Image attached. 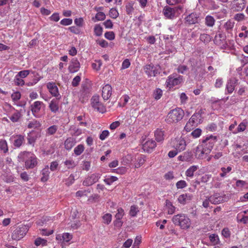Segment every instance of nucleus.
<instances>
[{"instance_id":"nucleus-55","label":"nucleus","mask_w":248,"mask_h":248,"mask_svg":"<svg viewBox=\"0 0 248 248\" xmlns=\"http://www.w3.org/2000/svg\"><path fill=\"white\" fill-rule=\"evenodd\" d=\"M64 164L69 169H72L76 166V163L73 160H66L64 162Z\"/></svg>"},{"instance_id":"nucleus-36","label":"nucleus","mask_w":248,"mask_h":248,"mask_svg":"<svg viewBox=\"0 0 248 248\" xmlns=\"http://www.w3.org/2000/svg\"><path fill=\"white\" fill-rule=\"evenodd\" d=\"M145 161V156L144 155H140L138 157L136 162L135 164L136 168H139L141 165L144 164Z\"/></svg>"},{"instance_id":"nucleus-9","label":"nucleus","mask_w":248,"mask_h":248,"mask_svg":"<svg viewBox=\"0 0 248 248\" xmlns=\"http://www.w3.org/2000/svg\"><path fill=\"white\" fill-rule=\"evenodd\" d=\"M171 146L179 152L185 150L186 143L183 138H176L171 140Z\"/></svg>"},{"instance_id":"nucleus-64","label":"nucleus","mask_w":248,"mask_h":248,"mask_svg":"<svg viewBox=\"0 0 248 248\" xmlns=\"http://www.w3.org/2000/svg\"><path fill=\"white\" fill-rule=\"evenodd\" d=\"M104 36L106 39L109 40L111 41L115 39V34L113 31H107Z\"/></svg>"},{"instance_id":"nucleus-14","label":"nucleus","mask_w":248,"mask_h":248,"mask_svg":"<svg viewBox=\"0 0 248 248\" xmlns=\"http://www.w3.org/2000/svg\"><path fill=\"white\" fill-rule=\"evenodd\" d=\"M177 11L176 7H170L166 6L163 9L162 13L165 17L167 19H172L176 17V14Z\"/></svg>"},{"instance_id":"nucleus-45","label":"nucleus","mask_w":248,"mask_h":248,"mask_svg":"<svg viewBox=\"0 0 248 248\" xmlns=\"http://www.w3.org/2000/svg\"><path fill=\"white\" fill-rule=\"evenodd\" d=\"M234 22L231 20H228L224 25V28L227 31H232L234 27Z\"/></svg>"},{"instance_id":"nucleus-59","label":"nucleus","mask_w":248,"mask_h":248,"mask_svg":"<svg viewBox=\"0 0 248 248\" xmlns=\"http://www.w3.org/2000/svg\"><path fill=\"white\" fill-rule=\"evenodd\" d=\"M187 186L186 182L184 180H180L178 181L176 184V186L177 189H182Z\"/></svg>"},{"instance_id":"nucleus-60","label":"nucleus","mask_w":248,"mask_h":248,"mask_svg":"<svg viewBox=\"0 0 248 248\" xmlns=\"http://www.w3.org/2000/svg\"><path fill=\"white\" fill-rule=\"evenodd\" d=\"M244 215L239 221L246 224L248 221V210L243 211Z\"/></svg>"},{"instance_id":"nucleus-31","label":"nucleus","mask_w":248,"mask_h":248,"mask_svg":"<svg viewBox=\"0 0 248 248\" xmlns=\"http://www.w3.org/2000/svg\"><path fill=\"white\" fill-rule=\"evenodd\" d=\"M41 174L42 175V176L41 178V181L43 182H45L47 181V180L49 178V169L48 167L46 166L45 168H44L42 171Z\"/></svg>"},{"instance_id":"nucleus-19","label":"nucleus","mask_w":248,"mask_h":248,"mask_svg":"<svg viewBox=\"0 0 248 248\" xmlns=\"http://www.w3.org/2000/svg\"><path fill=\"white\" fill-rule=\"evenodd\" d=\"M185 20L187 24H195L199 22V16L196 13H192L185 17Z\"/></svg>"},{"instance_id":"nucleus-58","label":"nucleus","mask_w":248,"mask_h":248,"mask_svg":"<svg viewBox=\"0 0 248 248\" xmlns=\"http://www.w3.org/2000/svg\"><path fill=\"white\" fill-rule=\"evenodd\" d=\"M1 178L6 183H10L14 181V177L11 175L3 174L1 176Z\"/></svg>"},{"instance_id":"nucleus-23","label":"nucleus","mask_w":248,"mask_h":248,"mask_svg":"<svg viewBox=\"0 0 248 248\" xmlns=\"http://www.w3.org/2000/svg\"><path fill=\"white\" fill-rule=\"evenodd\" d=\"M193 159V155L190 152H186L178 156V159L183 162H191Z\"/></svg>"},{"instance_id":"nucleus-18","label":"nucleus","mask_w":248,"mask_h":248,"mask_svg":"<svg viewBox=\"0 0 248 248\" xmlns=\"http://www.w3.org/2000/svg\"><path fill=\"white\" fill-rule=\"evenodd\" d=\"M46 87L49 93L53 96L57 97L60 96L58 88L55 83L49 82L47 83Z\"/></svg>"},{"instance_id":"nucleus-21","label":"nucleus","mask_w":248,"mask_h":248,"mask_svg":"<svg viewBox=\"0 0 248 248\" xmlns=\"http://www.w3.org/2000/svg\"><path fill=\"white\" fill-rule=\"evenodd\" d=\"M102 96L104 100H107L111 96L112 88L109 84L105 85L102 88Z\"/></svg>"},{"instance_id":"nucleus-32","label":"nucleus","mask_w":248,"mask_h":248,"mask_svg":"<svg viewBox=\"0 0 248 248\" xmlns=\"http://www.w3.org/2000/svg\"><path fill=\"white\" fill-rule=\"evenodd\" d=\"M69 131L71 135L74 136H78L82 133V130L74 125L70 126Z\"/></svg>"},{"instance_id":"nucleus-24","label":"nucleus","mask_w":248,"mask_h":248,"mask_svg":"<svg viewBox=\"0 0 248 248\" xmlns=\"http://www.w3.org/2000/svg\"><path fill=\"white\" fill-rule=\"evenodd\" d=\"M156 142L153 140H147L143 145V148L145 151L150 152L156 147Z\"/></svg>"},{"instance_id":"nucleus-44","label":"nucleus","mask_w":248,"mask_h":248,"mask_svg":"<svg viewBox=\"0 0 248 248\" xmlns=\"http://www.w3.org/2000/svg\"><path fill=\"white\" fill-rule=\"evenodd\" d=\"M58 130V126L56 125H53L49 127L46 130V134L47 135L50 136L54 135Z\"/></svg>"},{"instance_id":"nucleus-17","label":"nucleus","mask_w":248,"mask_h":248,"mask_svg":"<svg viewBox=\"0 0 248 248\" xmlns=\"http://www.w3.org/2000/svg\"><path fill=\"white\" fill-rule=\"evenodd\" d=\"M238 79L235 78H232L228 80L226 85V90L228 93H232L235 88V86L237 84Z\"/></svg>"},{"instance_id":"nucleus-46","label":"nucleus","mask_w":248,"mask_h":248,"mask_svg":"<svg viewBox=\"0 0 248 248\" xmlns=\"http://www.w3.org/2000/svg\"><path fill=\"white\" fill-rule=\"evenodd\" d=\"M134 4L132 2H129L125 5L126 12L128 15H131L134 11L133 7Z\"/></svg>"},{"instance_id":"nucleus-1","label":"nucleus","mask_w":248,"mask_h":248,"mask_svg":"<svg viewBox=\"0 0 248 248\" xmlns=\"http://www.w3.org/2000/svg\"><path fill=\"white\" fill-rule=\"evenodd\" d=\"M19 161L24 162L25 167L27 169H33L38 163V159L32 152L24 151L20 153L18 155Z\"/></svg>"},{"instance_id":"nucleus-30","label":"nucleus","mask_w":248,"mask_h":248,"mask_svg":"<svg viewBox=\"0 0 248 248\" xmlns=\"http://www.w3.org/2000/svg\"><path fill=\"white\" fill-rule=\"evenodd\" d=\"M199 169L197 165H193L190 167L186 171L185 174L187 177L192 178L194 176V173Z\"/></svg>"},{"instance_id":"nucleus-41","label":"nucleus","mask_w":248,"mask_h":248,"mask_svg":"<svg viewBox=\"0 0 248 248\" xmlns=\"http://www.w3.org/2000/svg\"><path fill=\"white\" fill-rule=\"evenodd\" d=\"M209 239L210 242L214 246L218 245L220 241L218 236L215 234H212L209 236Z\"/></svg>"},{"instance_id":"nucleus-52","label":"nucleus","mask_w":248,"mask_h":248,"mask_svg":"<svg viewBox=\"0 0 248 248\" xmlns=\"http://www.w3.org/2000/svg\"><path fill=\"white\" fill-rule=\"evenodd\" d=\"M200 40L205 43H207L211 40V37L207 34H202L200 37Z\"/></svg>"},{"instance_id":"nucleus-49","label":"nucleus","mask_w":248,"mask_h":248,"mask_svg":"<svg viewBox=\"0 0 248 248\" xmlns=\"http://www.w3.org/2000/svg\"><path fill=\"white\" fill-rule=\"evenodd\" d=\"M103 222L107 225L109 224L112 220V216L110 214L107 213L102 217Z\"/></svg>"},{"instance_id":"nucleus-50","label":"nucleus","mask_w":248,"mask_h":248,"mask_svg":"<svg viewBox=\"0 0 248 248\" xmlns=\"http://www.w3.org/2000/svg\"><path fill=\"white\" fill-rule=\"evenodd\" d=\"M103 32V28L99 24L96 25L94 28V35L97 36H100L102 35Z\"/></svg>"},{"instance_id":"nucleus-40","label":"nucleus","mask_w":248,"mask_h":248,"mask_svg":"<svg viewBox=\"0 0 248 248\" xmlns=\"http://www.w3.org/2000/svg\"><path fill=\"white\" fill-rule=\"evenodd\" d=\"M225 36L221 33H218L216 35L214 39V42L217 45H220L222 41L224 40Z\"/></svg>"},{"instance_id":"nucleus-48","label":"nucleus","mask_w":248,"mask_h":248,"mask_svg":"<svg viewBox=\"0 0 248 248\" xmlns=\"http://www.w3.org/2000/svg\"><path fill=\"white\" fill-rule=\"evenodd\" d=\"M34 244L36 246H39L40 245L42 246H45L47 245V240L41 237H38L35 240Z\"/></svg>"},{"instance_id":"nucleus-43","label":"nucleus","mask_w":248,"mask_h":248,"mask_svg":"<svg viewBox=\"0 0 248 248\" xmlns=\"http://www.w3.org/2000/svg\"><path fill=\"white\" fill-rule=\"evenodd\" d=\"M84 150V146L83 144H79L74 150V152L76 155H80Z\"/></svg>"},{"instance_id":"nucleus-16","label":"nucleus","mask_w":248,"mask_h":248,"mask_svg":"<svg viewBox=\"0 0 248 248\" xmlns=\"http://www.w3.org/2000/svg\"><path fill=\"white\" fill-rule=\"evenodd\" d=\"M206 148L203 147L202 145H198L195 152V155L198 159H203L205 157V155L209 154L210 153H207Z\"/></svg>"},{"instance_id":"nucleus-10","label":"nucleus","mask_w":248,"mask_h":248,"mask_svg":"<svg viewBox=\"0 0 248 248\" xmlns=\"http://www.w3.org/2000/svg\"><path fill=\"white\" fill-rule=\"evenodd\" d=\"M9 140L16 148H19L25 142V135H13L10 138Z\"/></svg>"},{"instance_id":"nucleus-51","label":"nucleus","mask_w":248,"mask_h":248,"mask_svg":"<svg viewBox=\"0 0 248 248\" xmlns=\"http://www.w3.org/2000/svg\"><path fill=\"white\" fill-rule=\"evenodd\" d=\"M163 92L160 88L156 89L153 95L155 99L156 100L159 99L162 96Z\"/></svg>"},{"instance_id":"nucleus-61","label":"nucleus","mask_w":248,"mask_h":248,"mask_svg":"<svg viewBox=\"0 0 248 248\" xmlns=\"http://www.w3.org/2000/svg\"><path fill=\"white\" fill-rule=\"evenodd\" d=\"M202 132L200 128H196L191 132V135L194 138H197L201 135Z\"/></svg>"},{"instance_id":"nucleus-25","label":"nucleus","mask_w":248,"mask_h":248,"mask_svg":"<svg viewBox=\"0 0 248 248\" xmlns=\"http://www.w3.org/2000/svg\"><path fill=\"white\" fill-rule=\"evenodd\" d=\"M246 0H233V6L237 11H241L245 7Z\"/></svg>"},{"instance_id":"nucleus-39","label":"nucleus","mask_w":248,"mask_h":248,"mask_svg":"<svg viewBox=\"0 0 248 248\" xmlns=\"http://www.w3.org/2000/svg\"><path fill=\"white\" fill-rule=\"evenodd\" d=\"M106 18V15L102 12L96 13L94 18H93L94 22L103 21Z\"/></svg>"},{"instance_id":"nucleus-5","label":"nucleus","mask_w":248,"mask_h":248,"mask_svg":"<svg viewBox=\"0 0 248 248\" xmlns=\"http://www.w3.org/2000/svg\"><path fill=\"white\" fill-rule=\"evenodd\" d=\"M29 229L28 225L21 224L17 227L12 234V238L15 240H19L27 233Z\"/></svg>"},{"instance_id":"nucleus-53","label":"nucleus","mask_w":248,"mask_h":248,"mask_svg":"<svg viewBox=\"0 0 248 248\" xmlns=\"http://www.w3.org/2000/svg\"><path fill=\"white\" fill-rule=\"evenodd\" d=\"M139 212L138 207L136 205H132L130 207L129 215L131 217H135L136 216L137 213Z\"/></svg>"},{"instance_id":"nucleus-29","label":"nucleus","mask_w":248,"mask_h":248,"mask_svg":"<svg viewBox=\"0 0 248 248\" xmlns=\"http://www.w3.org/2000/svg\"><path fill=\"white\" fill-rule=\"evenodd\" d=\"M165 207L168 214L172 215L175 212L176 208L169 200H166L165 201Z\"/></svg>"},{"instance_id":"nucleus-4","label":"nucleus","mask_w":248,"mask_h":248,"mask_svg":"<svg viewBox=\"0 0 248 248\" xmlns=\"http://www.w3.org/2000/svg\"><path fill=\"white\" fill-rule=\"evenodd\" d=\"M202 112L201 111L195 113L186 123L185 129L186 131H190L193 126H196L202 121Z\"/></svg>"},{"instance_id":"nucleus-54","label":"nucleus","mask_w":248,"mask_h":248,"mask_svg":"<svg viewBox=\"0 0 248 248\" xmlns=\"http://www.w3.org/2000/svg\"><path fill=\"white\" fill-rule=\"evenodd\" d=\"M109 16L111 18L115 19L119 16V13L115 8H111L109 10Z\"/></svg>"},{"instance_id":"nucleus-47","label":"nucleus","mask_w":248,"mask_h":248,"mask_svg":"<svg viewBox=\"0 0 248 248\" xmlns=\"http://www.w3.org/2000/svg\"><path fill=\"white\" fill-rule=\"evenodd\" d=\"M20 117V113L18 111H16L13 113L11 116H10L9 119L13 123H16L18 121Z\"/></svg>"},{"instance_id":"nucleus-35","label":"nucleus","mask_w":248,"mask_h":248,"mask_svg":"<svg viewBox=\"0 0 248 248\" xmlns=\"http://www.w3.org/2000/svg\"><path fill=\"white\" fill-rule=\"evenodd\" d=\"M33 131H32L29 133L27 135V140L28 143L30 145L34 146V143L36 140V137L35 136L33 135Z\"/></svg>"},{"instance_id":"nucleus-20","label":"nucleus","mask_w":248,"mask_h":248,"mask_svg":"<svg viewBox=\"0 0 248 248\" xmlns=\"http://www.w3.org/2000/svg\"><path fill=\"white\" fill-rule=\"evenodd\" d=\"M80 63L77 58H73L69 66V71L71 73H74L78 71L80 68Z\"/></svg>"},{"instance_id":"nucleus-8","label":"nucleus","mask_w":248,"mask_h":248,"mask_svg":"<svg viewBox=\"0 0 248 248\" xmlns=\"http://www.w3.org/2000/svg\"><path fill=\"white\" fill-rule=\"evenodd\" d=\"M217 141V137L212 135L207 136L202 140V145L203 147L206 148L207 153H210L215 142Z\"/></svg>"},{"instance_id":"nucleus-57","label":"nucleus","mask_w":248,"mask_h":248,"mask_svg":"<svg viewBox=\"0 0 248 248\" xmlns=\"http://www.w3.org/2000/svg\"><path fill=\"white\" fill-rule=\"evenodd\" d=\"M124 215V210L122 208H119L117 209V213L115 215V218L116 219H118L119 220L122 219Z\"/></svg>"},{"instance_id":"nucleus-63","label":"nucleus","mask_w":248,"mask_h":248,"mask_svg":"<svg viewBox=\"0 0 248 248\" xmlns=\"http://www.w3.org/2000/svg\"><path fill=\"white\" fill-rule=\"evenodd\" d=\"M30 73V70H25L19 72L16 75L18 77L23 78L27 77L29 75Z\"/></svg>"},{"instance_id":"nucleus-56","label":"nucleus","mask_w":248,"mask_h":248,"mask_svg":"<svg viewBox=\"0 0 248 248\" xmlns=\"http://www.w3.org/2000/svg\"><path fill=\"white\" fill-rule=\"evenodd\" d=\"M22 78L16 75L14 79L15 84L17 86H23L25 84V81Z\"/></svg>"},{"instance_id":"nucleus-6","label":"nucleus","mask_w":248,"mask_h":248,"mask_svg":"<svg viewBox=\"0 0 248 248\" xmlns=\"http://www.w3.org/2000/svg\"><path fill=\"white\" fill-rule=\"evenodd\" d=\"M183 82V77L182 76H178L176 74H173L170 75L166 81V85L170 89L174 86L178 85Z\"/></svg>"},{"instance_id":"nucleus-42","label":"nucleus","mask_w":248,"mask_h":248,"mask_svg":"<svg viewBox=\"0 0 248 248\" xmlns=\"http://www.w3.org/2000/svg\"><path fill=\"white\" fill-rule=\"evenodd\" d=\"M247 124V122H246V121H243L238 125L237 128V131L235 132H233V133H237L238 132L244 131L246 128Z\"/></svg>"},{"instance_id":"nucleus-15","label":"nucleus","mask_w":248,"mask_h":248,"mask_svg":"<svg viewBox=\"0 0 248 248\" xmlns=\"http://www.w3.org/2000/svg\"><path fill=\"white\" fill-rule=\"evenodd\" d=\"M42 107H45L44 104L39 101H35L31 106V110L32 114L36 118H39L40 115L39 112L40 111Z\"/></svg>"},{"instance_id":"nucleus-2","label":"nucleus","mask_w":248,"mask_h":248,"mask_svg":"<svg viewBox=\"0 0 248 248\" xmlns=\"http://www.w3.org/2000/svg\"><path fill=\"white\" fill-rule=\"evenodd\" d=\"M173 223L183 230L190 228L191 224V220L188 217L184 214H179L175 215L172 218Z\"/></svg>"},{"instance_id":"nucleus-26","label":"nucleus","mask_w":248,"mask_h":248,"mask_svg":"<svg viewBox=\"0 0 248 248\" xmlns=\"http://www.w3.org/2000/svg\"><path fill=\"white\" fill-rule=\"evenodd\" d=\"M192 196L190 194H183L180 195L178 198V202L182 204H185L188 201L191 200Z\"/></svg>"},{"instance_id":"nucleus-38","label":"nucleus","mask_w":248,"mask_h":248,"mask_svg":"<svg viewBox=\"0 0 248 248\" xmlns=\"http://www.w3.org/2000/svg\"><path fill=\"white\" fill-rule=\"evenodd\" d=\"M41 125L40 122L36 120H33L30 121L28 124L27 127L28 128H38Z\"/></svg>"},{"instance_id":"nucleus-28","label":"nucleus","mask_w":248,"mask_h":248,"mask_svg":"<svg viewBox=\"0 0 248 248\" xmlns=\"http://www.w3.org/2000/svg\"><path fill=\"white\" fill-rule=\"evenodd\" d=\"M155 137L157 142H162L164 140V131L161 129H157L155 131Z\"/></svg>"},{"instance_id":"nucleus-33","label":"nucleus","mask_w":248,"mask_h":248,"mask_svg":"<svg viewBox=\"0 0 248 248\" xmlns=\"http://www.w3.org/2000/svg\"><path fill=\"white\" fill-rule=\"evenodd\" d=\"M232 167L231 166H228L226 168L225 167H222L220 169L221 172L219 174V175L222 178H224L228 176V174L232 171Z\"/></svg>"},{"instance_id":"nucleus-12","label":"nucleus","mask_w":248,"mask_h":248,"mask_svg":"<svg viewBox=\"0 0 248 248\" xmlns=\"http://www.w3.org/2000/svg\"><path fill=\"white\" fill-rule=\"evenodd\" d=\"M91 105L94 109L97 110L99 112L104 113L106 111L105 107L99 101V96L95 95L93 96L91 99Z\"/></svg>"},{"instance_id":"nucleus-3","label":"nucleus","mask_w":248,"mask_h":248,"mask_svg":"<svg viewBox=\"0 0 248 248\" xmlns=\"http://www.w3.org/2000/svg\"><path fill=\"white\" fill-rule=\"evenodd\" d=\"M184 116V110L179 108L171 110L165 119L168 124L176 123L181 120Z\"/></svg>"},{"instance_id":"nucleus-62","label":"nucleus","mask_w":248,"mask_h":248,"mask_svg":"<svg viewBox=\"0 0 248 248\" xmlns=\"http://www.w3.org/2000/svg\"><path fill=\"white\" fill-rule=\"evenodd\" d=\"M117 177H116V176H110L109 178L105 179L104 182L106 184L108 185H110L112 184L113 182L117 181Z\"/></svg>"},{"instance_id":"nucleus-22","label":"nucleus","mask_w":248,"mask_h":248,"mask_svg":"<svg viewBox=\"0 0 248 248\" xmlns=\"http://www.w3.org/2000/svg\"><path fill=\"white\" fill-rule=\"evenodd\" d=\"M77 143L76 139L73 137L67 138L64 142L65 149L70 151L75 145Z\"/></svg>"},{"instance_id":"nucleus-27","label":"nucleus","mask_w":248,"mask_h":248,"mask_svg":"<svg viewBox=\"0 0 248 248\" xmlns=\"http://www.w3.org/2000/svg\"><path fill=\"white\" fill-rule=\"evenodd\" d=\"M49 108L52 112L55 113L58 111L59 107V101L57 99H53L50 101L49 104Z\"/></svg>"},{"instance_id":"nucleus-34","label":"nucleus","mask_w":248,"mask_h":248,"mask_svg":"<svg viewBox=\"0 0 248 248\" xmlns=\"http://www.w3.org/2000/svg\"><path fill=\"white\" fill-rule=\"evenodd\" d=\"M215 23V18L211 16L208 15L205 18V24L208 27H212Z\"/></svg>"},{"instance_id":"nucleus-13","label":"nucleus","mask_w":248,"mask_h":248,"mask_svg":"<svg viewBox=\"0 0 248 248\" xmlns=\"http://www.w3.org/2000/svg\"><path fill=\"white\" fill-rule=\"evenodd\" d=\"M101 177V174L95 173L88 176L83 181L82 185L84 186H90L97 182Z\"/></svg>"},{"instance_id":"nucleus-11","label":"nucleus","mask_w":248,"mask_h":248,"mask_svg":"<svg viewBox=\"0 0 248 248\" xmlns=\"http://www.w3.org/2000/svg\"><path fill=\"white\" fill-rule=\"evenodd\" d=\"M209 200L212 204H217L227 201V198L224 194L216 193L209 197Z\"/></svg>"},{"instance_id":"nucleus-37","label":"nucleus","mask_w":248,"mask_h":248,"mask_svg":"<svg viewBox=\"0 0 248 248\" xmlns=\"http://www.w3.org/2000/svg\"><path fill=\"white\" fill-rule=\"evenodd\" d=\"M0 151L5 154L8 151L7 141L4 140H0Z\"/></svg>"},{"instance_id":"nucleus-7","label":"nucleus","mask_w":248,"mask_h":248,"mask_svg":"<svg viewBox=\"0 0 248 248\" xmlns=\"http://www.w3.org/2000/svg\"><path fill=\"white\" fill-rule=\"evenodd\" d=\"M143 69L148 77H155L160 72V67L158 65L146 64L143 67Z\"/></svg>"}]
</instances>
